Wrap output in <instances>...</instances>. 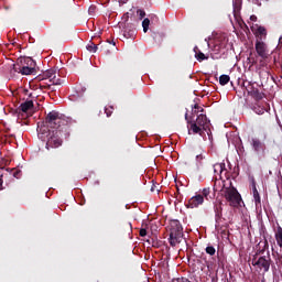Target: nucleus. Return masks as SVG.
Returning a JSON list of instances; mask_svg holds the SVG:
<instances>
[{
    "label": "nucleus",
    "instance_id": "nucleus-1",
    "mask_svg": "<svg viewBox=\"0 0 282 282\" xmlns=\"http://www.w3.org/2000/svg\"><path fill=\"white\" fill-rule=\"evenodd\" d=\"M210 127V121L206 117V115L200 113L197 116L196 121L191 122V128L188 129V133L202 135L207 129Z\"/></svg>",
    "mask_w": 282,
    "mask_h": 282
},
{
    "label": "nucleus",
    "instance_id": "nucleus-20",
    "mask_svg": "<svg viewBox=\"0 0 282 282\" xmlns=\"http://www.w3.org/2000/svg\"><path fill=\"white\" fill-rule=\"evenodd\" d=\"M149 25H151V20H149L148 18H145L142 22V28H143V32L144 34H147L149 32Z\"/></svg>",
    "mask_w": 282,
    "mask_h": 282
},
{
    "label": "nucleus",
    "instance_id": "nucleus-36",
    "mask_svg": "<svg viewBox=\"0 0 282 282\" xmlns=\"http://www.w3.org/2000/svg\"><path fill=\"white\" fill-rule=\"evenodd\" d=\"M106 116L109 118V116H111V112L109 110L106 109Z\"/></svg>",
    "mask_w": 282,
    "mask_h": 282
},
{
    "label": "nucleus",
    "instance_id": "nucleus-39",
    "mask_svg": "<svg viewBox=\"0 0 282 282\" xmlns=\"http://www.w3.org/2000/svg\"><path fill=\"white\" fill-rule=\"evenodd\" d=\"M185 120H188V112L185 113Z\"/></svg>",
    "mask_w": 282,
    "mask_h": 282
},
{
    "label": "nucleus",
    "instance_id": "nucleus-16",
    "mask_svg": "<svg viewBox=\"0 0 282 282\" xmlns=\"http://www.w3.org/2000/svg\"><path fill=\"white\" fill-rule=\"evenodd\" d=\"M275 240H276L279 248H282V228H281V226H279L275 231Z\"/></svg>",
    "mask_w": 282,
    "mask_h": 282
},
{
    "label": "nucleus",
    "instance_id": "nucleus-27",
    "mask_svg": "<svg viewBox=\"0 0 282 282\" xmlns=\"http://www.w3.org/2000/svg\"><path fill=\"white\" fill-rule=\"evenodd\" d=\"M249 94H250V96H253L254 98H259V99L262 98V96L259 93V90L249 91Z\"/></svg>",
    "mask_w": 282,
    "mask_h": 282
},
{
    "label": "nucleus",
    "instance_id": "nucleus-30",
    "mask_svg": "<svg viewBox=\"0 0 282 282\" xmlns=\"http://www.w3.org/2000/svg\"><path fill=\"white\" fill-rule=\"evenodd\" d=\"M88 12L90 15H94V12H96V7L95 6L89 7Z\"/></svg>",
    "mask_w": 282,
    "mask_h": 282
},
{
    "label": "nucleus",
    "instance_id": "nucleus-35",
    "mask_svg": "<svg viewBox=\"0 0 282 282\" xmlns=\"http://www.w3.org/2000/svg\"><path fill=\"white\" fill-rule=\"evenodd\" d=\"M250 21H257V15H251Z\"/></svg>",
    "mask_w": 282,
    "mask_h": 282
},
{
    "label": "nucleus",
    "instance_id": "nucleus-11",
    "mask_svg": "<svg viewBox=\"0 0 282 282\" xmlns=\"http://www.w3.org/2000/svg\"><path fill=\"white\" fill-rule=\"evenodd\" d=\"M214 173L215 175H219L221 180V175L226 173V164L225 163H216L214 164Z\"/></svg>",
    "mask_w": 282,
    "mask_h": 282
},
{
    "label": "nucleus",
    "instance_id": "nucleus-14",
    "mask_svg": "<svg viewBox=\"0 0 282 282\" xmlns=\"http://www.w3.org/2000/svg\"><path fill=\"white\" fill-rule=\"evenodd\" d=\"M195 56L197 61H208V56L206 54L202 53L197 46L194 47Z\"/></svg>",
    "mask_w": 282,
    "mask_h": 282
},
{
    "label": "nucleus",
    "instance_id": "nucleus-8",
    "mask_svg": "<svg viewBox=\"0 0 282 282\" xmlns=\"http://www.w3.org/2000/svg\"><path fill=\"white\" fill-rule=\"evenodd\" d=\"M251 147L258 154L265 153V143L261 142L258 138L251 139Z\"/></svg>",
    "mask_w": 282,
    "mask_h": 282
},
{
    "label": "nucleus",
    "instance_id": "nucleus-9",
    "mask_svg": "<svg viewBox=\"0 0 282 282\" xmlns=\"http://www.w3.org/2000/svg\"><path fill=\"white\" fill-rule=\"evenodd\" d=\"M202 204H204V196H202V194H196L188 200L187 207L198 208Z\"/></svg>",
    "mask_w": 282,
    "mask_h": 282
},
{
    "label": "nucleus",
    "instance_id": "nucleus-28",
    "mask_svg": "<svg viewBox=\"0 0 282 282\" xmlns=\"http://www.w3.org/2000/svg\"><path fill=\"white\" fill-rule=\"evenodd\" d=\"M137 14H138L139 19H144V17H147V13L143 10H138Z\"/></svg>",
    "mask_w": 282,
    "mask_h": 282
},
{
    "label": "nucleus",
    "instance_id": "nucleus-15",
    "mask_svg": "<svg viewBox=\"0 0 282 282\" xmlns=\"http://www.w3.org/2000/svg\"><path fill=\"white\" fill-rule=\"evenodd\" d=\"M252 193L256 206H259V204H261V196H259V191H257V185H254V183L252 187Z\"/></svg>",
    "mask_w": 282,
    "mask_h": 282
},
{
    "label": "nucleus",
    "instance_id": "nucleus-17",
    "mask_svg": "<svg viewBox=\"0 0 282 282\" xmlns=\"http://www.w3.org/2000/svg\"><path fill=\"white\" fill-rule=\"evenodd\" d=\"M253 111L254 113H257L258 116H263V113H265V111H268V109L263 108L261 105L256 104L253 106Z\"/></svg>",
    "mask_w": 282,
    "mask_h": 282
},
{
    "label": "nucleus",
    "instance_id": "nucleus-4",
    "mask_svg": "<svg viewBox=\"0 0 282 282\" xmlns=\"http://www.w3.org/2000/svg\"><path fill=\"white\" fill-rule=\"evenodd\" d=\"M62 118H63V115H61L59 112H56V111L50 112L46 117L47 126H42L39 128V130L50 131V127H51V129L58 131V129L61 128V122H63Z\"/></svg>",
    "mask_w": 282,
    "mask_h": 282
},
{
    "label": "nucleus",
    "instance_id": "nucleus-38",
    "mask_svg": "<svg viewBox=\"0 0 282 282\" xmlns=\"http://www.w3.org/2000/svg\"><path fill=\"white\" fill-rule=\"evenodd\" d=\"M214 191L217 192V183L214 185Z\"/></svg>",
    "mask_w": 282,
    "mask_h": 282
},
{
    "label": "nucleus",
    "instance_id": "nucleus-7",
    "mask_svg": "<svg viewBox=\"0 0 282 282\" xmlns=\"http://www.w3.org/2000/svg\"><path fill=\"white\" fill-rule=\"evenodd\" d=\"M256 52L262 61H265L270 56V51L268 50V44L264 42H261V41H258L256 43Z\"/></svg>",
    "mask_w": 282,
    "mask_h": 282
},
{
    "label": "nucleus",
    "instance_id": "nucleus-32",
    "mask_svg": "<svg viewBox=\"0 0 282 282\" xmlns=\"http://www.w3.org/2000/svg\"><path fill=\"white\" fill-rule=\"evenodd\" d=\"M216 215H221V206H219L218 208H216Z\"/></svg>",
    "mask_w": 282,
    "mask_h": 282
},
{
    "label": "nucleus",
    "instance_id": "nucleus-25",
    "mask_svg": "<svg viewBox=\"0 0 282 282\" xmlns=\"http://www.w3.org/2000/svg\"><path fill=\"white\" fill-rule=\"evenodd\" d=\"M206 252H207V254H210V257H213L216 252L215 247H213V246L207 247Z\"/></svg>",
    "mask_w": 282,
    "mask_h": 282
},
{
    "label": "nucleus",
    "instance_id": "nucleus-21",
    "mask_svg": "<svg viewBox=\"0 0 282 282\" xmlns=\"http://www.w3.org/2000/svg\"><path fill=\"white\" fill-rule=\"evenodd\" d=\"M86 50L88 52H93V54H96V52H98V46L96 44H94V42H90L87 46Z\"/></svg>",
    "mask_w": 282,
    "mask_h": 282
},
{
    "label": "nucleus",
    "instance_id": "nucleus-33",
    "mask_svg": "<svg viewBox=\"0 0 282 282\" xmlns=\"http://www.w3.org/2000/svg\"><path fill=\"white\" fill-rule=\"evenodd\" d=\"M205 42L207 43V47H210V43H209L210 42V37H206Z\"/></svg>",
    "mask_w": 282,
    "mask_h": 282
},
{
    "label": "nucleus",
    "instance_id": "nucleus-29",
    "mask_svg": "<svg viewBox=\"0 0 282 282\" xmlns=\"http://www.w3.org/2000/svg\"><path fill=\"white\" fill-rule=\"evenodd\" d=\"M172 282H191V281H188V279L186 278H177V279H173Z\"/></svg>",
    "mask_w": 282,
    "mask_h": 282
},
{
    "label": "nucleus",
    "instance_id": "nucleus-6",
    "mask_svg": "<svg viewBox=\"0 0 282 282\" xmlns=\"http://www.w3.org/2000/svg\"><path fill=\"white\" fill-rule=\"evenodd\" d=\"M251 263L253 268H257V270H263L264 272H268L270 270V256H254L251 260Z\"/></svg>",
    "mask_w": 282,
    "mask_h": 282
},
{
    "label": "nucleus",
    "instance_id": "nucleus-37",
    "mask_svg": "<svg viewBox=\"0 0 282 282\" xmlns=\"http://www.w3.org/2000/svg\"><path fill=\"white\" fill-rule=\"evenodd\" d=\"M196 160H204V156L197 155V156H196Z\"/></svg>",
    "mask_w": 282,
    "mask_h": 282
},
{
    "label": "nucleus",
    "instance_id": "nucleus-22",
    "mask_svg": "<svg viewBox=\"0 0 282 282\" xmlns=\"http://www.w3.org/2000/svg\"><path fill=\"white\" fill-rule=\"evenodd\" d=\"M219 83H220V85H228V83H230V76H228V75H221L220 77H219Z\"/></svg>",
    "mask_w": 282,
    "mask_h": 282
},
{
    "label": "nucleus",
    "instance_id": "nucleus-12",
    "mask_svg": "<svg viewBox=\"0 0 282 282\" xmlns=\"http://www.w3.org/2000/svg\"><path fill=\"white\" fill-rule=\"evenodd\" d=\"M34 107V102L32 100L25 101L21 104L20 109L23 111V113H28Z\"/></svg>",
    "mask_w": 282,
    "mask_h": 282
},
{
    "label": "nucleus",
    "instance_id": "nucleus-34",
    "mask_svg": "<svg viewBox=\"0 0 282 282\" xmlns=\"http://www.w3.org/2000/svg\"><path fill=\"white\" fill-rule=\"evenodd\" d=\"M0 191H3V178L0 177Z\"/></svg>",
    "mask_w": 282,
    "mask_h": 282
},
{
    "label": "nucleus",
    "instance_id": "nucleus-3",
    "mask_svg": "<svg viewBox=\"0 0 282 282\" xmlns=\"http://www.w3.org/2000/svg\"><path fill=\"white\" fill-rule=\"evenodd\" d=\"M36 67V63L34 59L30 57H24L20 59V64L13 65L14 72H18V74H22L23 76H30L34 72Z\"/></svg>",
    "mask_w": 282,
    "mask_h": 282
},
{
    "label": "nucleus",
    "instance_id": "nucleus-31",
    "mask_svg": "<svg viewBox=\"0 0 282 282\" xmlns=\"http://www.w3.org/2000/svg\"><path fill=\"white\" fill-rule=\"evenodd\" d=\"M140 237H147V229L140 230Z\"/></svg>",
    "mask_w": 282,
    "mask_h": 282
},
{
    "label": "nucleus",
    "instance_id": "nucleus-19",
    "mask_svg": "<svg viewBox=\"0 0 282 282\" xmlns=\"http://www.w3.org/2000/svg\"><path fill=\"white\" fill-rule=\"evenodd\" d=\"M48 80L52 83V85H61V78L56 73L53 74Z\"/></svg>",
    "mask_w": 282,
    "mask_h": 282
},
{
    "label": "nucleus",
    "instance_id": "nucleus-13",
    "mask_svg": "<svg viewBox=\"0 0 282 282\" xmlns=\"http://www.w3.org/2000/svg\"><path fill=\"white\" fill-rule=\"evenodd\" d=\"M241 11V0H234V17L237 19Z\"/></svg>",
    "mask_w": 282,
    "mask_h": 282
},
{
    "label": "nucleus",
    "instance_id": "nucleus-10",
    "mask_svg": "<svg viewBox=\"0 0 282 282\" xmlns=\"http://www.w3.org/2000/svg\"><path fill=\"white\" fill-rule=\"evenodd\" d=\"M61 144H63V141L61 139H58V137H50L47 142H46V149H58V147H61Z\"/></svg>",
    "mask_w": 282,
    "mask_h": 282
},
{
    "label": "nucleus",
    "instance_id": "nucleus-23",
    "mask_svg": "<svg viewBox=\"0 0 282 282\" xmlns=\"http://www.w3.org/2000/svg\"><path fill=\"white\" fill-rule=\"evenodd\" d=\"M202 111H204V108H202V107H199V106H197V105H195V106L192 108V113H193V116H197V113H199V112H202Z\"/></svg>",
    "mask_w": 282,
    "mask_h": 282
},
{
    "label": "nucleus",
    "instance_id": "nucleus-24",
    "mask_svg": "<svg viewBox=\"0 0 282 282\" xmlns=\"http://www.w3.org/2000/svg\"><path fill=\"white\" fill-rule=\"evenodd\" d=\"M256 34H260V36H265V28L257 26L256 28Z\"/></svg>",
    "mask_w": 282,
    "mask_h": 282
},
{
    "label": "nucleus",
    "instance_id": "nucleus-18",
    "mask_svg": "<svg viewBox=\"0 0 282 282\" xmlns=\"http://www.w3.org/2000/svg\"><path fill=\"white\" fill-rule=\"evenodd\" d=\"M202 197H204L207 202H210L213 199V196H210V187H205L200 192Z\"/></svg>",
    "mask_w": 282,
    "mask_h": 282
},
{
    "label": "nucleus",
    "instance_id": "nucleus-5",
    "mask_svg": "<svg viewBox=\"0 0 282 282\" xmlns=\"http://www.w3.org/2000/svg\"><path fill=\"white\" fill-rule=\"evenodd\" d=\"M170 226V245L175 247L182 241V237H184V229L182 228V224H180L178 220H172Z\"/></svg>",
    "mask_w": 282,
    "mask_h": 282
},
{
    "label": "nucleus",
    "instance_id": "nucleus-26",
    "mask_svg": "<svg viewBox=\"0 0 282 282\" xmlns=\"http://www.w3.org/2000/svg\"><path fill=\"white\" fill-rule=\"evenodd\" d=\"M53 74H56V70L50 69V70H46L44 76L45 78L51 79Z\"/></svg>",
    "mask_w": 282,
    "mask_h": 282
},
{
    "label": "nucleus",
    "instance_id": "nucleus-2",
    "mask_svg": "<svg viewBox=\"0 0 282 282\" xmlns=\"http://www.w3.org/2000/svg\"><path fill=\"white\" fill-rule=\"evenodd\" d=\"M223 197L228 202L232 208H239L241 206V194L235 187H224L221 189Z\"/></svg>",
    "mask_w": 282,
    "mask_h": 282
}]
</instances>
